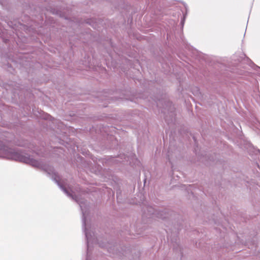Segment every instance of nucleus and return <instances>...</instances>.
Wrapping results in <instances>:
<instances>
[{"mask_svg":"<svg viewBox=\"0 0 260 260\" xmlns=\"http://www.w3.org/2000/svg\"><path fill=\"white\" fill-rule=\"evenodd\" d=\"M0 157L19 161L37 168L42 167L40 162L31 158L28 154L9 148L4 146L1 142H0Z\"/></svg>","mask_w":260,"mask_h":260,"instance_id":"f257e3e1","label":"nucleus"},{"mask_svg":"<svg viewBox=\"0 0 260 260\" xmlns=\"http://www.w3.org/2000/svg\"><path fill=\"white\" fill-rule=\"evenodd\" d=\"M55 182L57 183V184L60 186L61 189L69 197H71L72 199H74L75 201H76L80 205V206L81 207V210L82 211L83 213V217H82V222H83V225L84 226V232L87 241V250H88L89 249V242L91 241V235L87 232V230L86 228H85V213L83 211V206L81 202H79V201L78 200L77 197L76 196L74 197V195L72 194V193H71L70 192H69L64 187H63L62 185H61L58 181L57 180H55Z\"/></svg>","mask_w":260,"mask_h":260,"instance_id":"f03ea898","label":"nucleus"}]
</instances>
